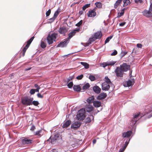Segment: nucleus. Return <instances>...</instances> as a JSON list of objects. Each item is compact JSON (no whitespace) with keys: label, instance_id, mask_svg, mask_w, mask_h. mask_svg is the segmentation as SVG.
Wrapping results in <instances>:
<instances>
[{"label":"nucleus","instance_id":"7","mask_svg":"<svg viewBox=\"0 0 152 152\" xmlns=\"http://www.w3.org/2000/svg\"><path fill=\"white\" fill-rule=\"evenodd\" d=\"M120 68L124 72H126L129 69L130 66L126 63H124L120 66Z\"/></svg>","mask_w":152,"mask_h":152},{"label":"nucleus","instance_id":"22","mask_svg":"<svg viewBox=\"0 0 152 152\" xmlns=\"http://www.w3.org/2000/svg\"><path fill=\"white\" fill-rule=\"evenodd\" d=\"M71 123V121L70 120H68L63 124L62 127L63 128H66L69 126Z\"/></svg>","mask_w":152,"mask_h":152},{"label":"nucleus","instance_id":"48","mask_svg":"<svg viewBox=\"0 0 152 152\" xmlns=\"http://www.w3.org/2000/svg\"><path fill=\"white\" fill-rule=\"evenodd\" d=\"M151 12L150 10L149 11L147 17H152V13H151Z\"/></svg>","mask_w":152,"mask_h":152},{"label":"nucleus","instance_id":"17","mask_svg":"<svg viewBox=\"0 0 152 152\" xmlns=\"http://www.w3.org/2000/svg\"><path fill=\"white\" fill-rule=\"evenodd\" d=\"M102 36V34L101 31H98L95 33L94 35V37L96 39H100Z\"/></svg>","mask_w":152,"mask_h":152},{"label":"nucleus","instance_id":"61","mask_svg":"<svg viewBox=\"0 0 152 152\" xmlns=\"http://www.w3.org/2000/svg\"><path fill=\"white\" fill-rule=\"evenodd\" d=\"M137 46L139 48H141L142 47V45L140 43L137 44Z\"/></svg>","mask_w":152,"mask_h":152},{"label":"nucleus","instance_id":"33","mask_svg":"<svg viewBox=\"0 0 152 152\" xmlns=\"http://www.w3.org/2000/svg\"><path fill=\"white\" fill-rule=\"evenodd\" d=\"M34 37H31L27 41V44L26 45H28V46H29L31 43V42L33 40V39H34Z\"/></svg>","mask_w":152,"mask_h":152},{"label":"nucleus","instance_id":"27","mask_svg":"<svg viewBox=\"0 0 152 152\" xmlns=\"http://www.w3.org/2000/svg\"><path fill=\"white\" fill-rule=\"evenodd\" d=\"M47 39L48 43L49 45L52 44L53 43V41L54 40L50 37L48 36Z\"/></svg>","mask_w":152,"mask_h":152},{"label":"nucleus","instance_id":"50","mask_svg":"<svg viewBox=\"0 0 152 152\" xmlns=\"http://www.w3.org/2000/svg\"><path fill=\"white\" fill-rule=\"evenodd\" d=\"M83 23L82 20H80L79 22H78L76 24V26H81Z\"/></svg>","mask_w":152,"mask_h":152},{"label":"nucleus","instance_id":"3","mask_svg":"<svg viewBox=\"0 0 152 152\" xmlns=\"http://www.w3.org/2000/svg\"><path fill=\"white\" fill-rule=\"evenodd\" d=\"M140 116V113H138L134 115L133 118L130 122V125L132 126H134L137 121L138 118Z\"/></svg>","mask_w":152,"mask_h":152},{"label":"nucleus","instance_id":"45","mask_svg":"<svg viewBox=\"0 0 152 152\" xmlns=\"http://www.w3.org/2000/svg\"><path fill=\"white\" fill-rule=\"evenodd\" d=\"M67 84V86L68 88H72L73 85V83L72 82H69Z\"/></svg>","mask_w":152,"mask_h":152},{"label":"nucleus","instance_id":"55","mask_svg":"<svg viewBox=\"0 0 152 152\" xmlns=\"http://www.w3.org/2000/svg\"><path fill=\"white\" fill-rule=\"evenodd\" d=\"M72 77H69L68 78H67L66 81V83H69L71 80H72Z\"/></svg>","mask_w":152,"mask_h":152},{"label":"nucleus","instance_id":"19","mask_svg":"<svg viewBox=\"0 0 152 152\" xmlns=\"http://www.w3.org/2000/svg\"><path fill=\"white\" fill-rule=\"evenodd\" d=\"M58 31L60 34H63L64 35H65L67 30L65 28L62 27L60 28Z\"/></svg>","mask_w":152,"mask_h":152},{"label":"nucleus","instance_id":"23","mask_svg":"<svg viewBox=\"0 0 152 152\" xmlns=\"http://www.w3.org/2000/svg\"><path fill=\"white\" fill-rule=\"evenodd\" d=\"M147 107V109L148 110V111H146V112H147V113H150L152 111V104L151 105H150L149 106H148ZM152 116V113L150 114L149 116H148V118H149L151 117Z\"/></svg>","mask_w":152,"mask_h":152},{"label":"nucleus","instance_id":"28","mask_svg":"<svg viewBox=\"0 0 152 152\" xmlns=\"http://www.w3.org/2000/svg\"><path fill=\"white\" fill-rule=\"evenodd\" d=\"M59 135L57 134H55L54 136V137L52 139H51V142L52 143L54 141H56L57 138L59 137Z\"/></svg>","mask_w":152,"mask_h":152},{"label":"nucleus","instance_id":"60","mask_svg":"<svg viewBox=\"0 0 152 152\" xmlns=\"http://www.w3.org/2000/svg\"><path fill=\"white\" fill-rule=\"evenodd\" d=\"M56 18H54V17H53V18H50L49 20H51V22L50 23H52L53 22L55 19Z\"/></svg>","mask_w":152,"mask_h":152},{"label":"nucleus","instance_id":"58","mask_svg":"<svg viewBox=\"0 0 152 152\" xmlns=\"http://www.w3.org/2000/svg\"><path fill=\"white\" fill-rule=\"evenodd\" d=\"M149 10L151 11H152V2L151 1L150 5L149 8Z\"/></svg>","mask_w":152,"mask_h":152},{"label":"nucleus","instance_id":"21","mask_svg":"<svg viewBox=\"0 0 152 152\" xmlns=\"http://www.w3.org/2000/svg\"><path fill=\"white\" fill-rule=\"evenodd\" d=\"M76 32L75 31V30H74L73 31L71 32L68 34V37L66 38V39L68 40V41H69V42L71 38L74 36Z\"/></svg>","mask_w":152,"mask_h":152},{"label":"nucleus","instance_id":"63","mask_svg":"<svg viewBox=\"0 0 152 152\" xmlns=\"http://www.w3.org/2000/svg\"><path fill=\"white\" fill-rule=\"evenodd\" d=\"M125 149L123 147H122V148H121L118 152H123Z\"/></svg>","mask_w":152,"mask_h":152},{"label":"nucleus","instance_id":"18","mask_svg":"<svg viewBox=\"0 0 152 152\" xmlns=\"http://www.w3.org/2000/svg\"><path fill=\"white\" fill-rule=\"evenodd\" d=\"M93 89L94 91L97 94H99L101 91V88L98 86L96 85L93 86Z\"/></svg>","mask_w":152,"mask_h":152},{"label":"nucleus","instance_id":"64","mask_svg":"<svg viewBox=\"0 0 152 152\" xmlns=\"http://www.w3.org/2000/svg\"><path fill=\"white\" fill-rule=\"evenodd\" d=\"M40 88V87H38V88H36V89H34L35 92H39V90Z\"/></svg>","mask_w":152,"mask_h":152},{"label":"nucleus","instance_id":"62","mask_svg":"<svg viewBox=\"0 0 152 152\" xmlns=\"http://www.w3.org/2000/svg\"><path fill=\"white\" fill-rule=\"evenodd\" d=\"M126 23L125 22H123L122 23H121L119 24V26H124L125 24Z\"/></svg>","mask_w":152,"mask_h":152},{"label":"nucleus","instance_id":"5","mask_svg":"<svg viewBox=\"0 0 152 152\" xmlns=\"http://www.w3.org/2000/svg\"><path fill=\"white\" fill-rule=\"evenodd\" d=\"M95 8L93 10H90L87 13L88 16L89 17L93 18L95 17L96 15V13L95 12Z\"/></svg>","mask_w":152,"mask_h":152},{"label":"nucleus","instance_id":"34","mask_svg":"<svg viewBox=\"0 0 152 152\" xmlns=\"http://www.w3.org/2000/svg\"><path fill=\"white\" fill-rule=\"evenodd\" d=\"M105 81L106 82V83L107 84H109L111 83V82L110 79L108 78L107 76L105 77L104 78Z\"/></svg>","mask_w":152,"mask_h":152},{"label":"nucleus","instance_id":"53","mask_svg":"<svg viewBox=\"0 0 152 152\" xmlns=\"http://www.w3.org/2000/svg\"><path fill=\"white\" fill-rule=\"evenodd\" d=\"M117 54V51L116 50H114V51L112 52L111 55L112 56H115Z\"/></svg>","mask_w":152,"mask_h":152},{"label":"nucleus","instance_id":"13","mask_svg":"<svg viewBox=\"0 0 152 152\" xmlns=\"http://www.w3.org/2000/svg\"><path fill=\"white\" fill-rule=\"evenodd\" d=\"M110 87V85L106 83H103L102 84V88L103 91H108Z\"/></svg>","mask_w":152,"mask_h":152},{"label":"nucleus","instance_id":"29","mask_svg":"<svg viewBox=\"0 0 152 152\" xmlns=\"http://www.w3.org/2000/svg\"><path fill=\"white\" fill-rule=\"evenodd\" d=\"M80 63L81 65H83L84 67V68L86 69H88L89 68V65L86 62H80Z\"/></svg>","mask_w":152,"mask_h":152},{"label":"nucleus","instance_id":"46","mask_svg":"<svg viewBox=\"0 0 152 152\" xmlns=\"http://www.w3.org/2000/svg\"><path fill=\"white\" fill-rule=\"evenodd\" d=\"M148 11H149L147 10H145L143 12H142V13L144 16L147 17Z\"/></svg>","mask_w":152,"mask_h":152},{"label":"nucleus","instance_id":"39","mask_svg":"<svg viewBox=\"0 0 152 152\" xmlns=\"http://www.w3.org/2000/svg\"><path fill=\"white\" fill-rule=\"evenodd\" d=\"M31 105L33 104L35 106H37L39 104L38 101L35 100H33V101L31 102Z\"/></svg>","mask_w":152,"mask_h":152},{"label":"nucleus","instance_id":"4","mask_svg":"<svg viewBox=\"0 0 152 152\" xmlns=\"http://www.w3.org/2000/svg\"><path fill=\"white\" fill-rule=\"evenodd\" d=\"M115 72L117 77H123L124 72L120 67H117L115 71Z\"/></svg>","mask_w":152,"mask_h":152},{"label":"nucleus","instance_id":"26","mask_svg":"<svg viewBox=\"0 0 152 152\" xmlns=\"http://www.w3.org/2000/svg\"><path fill=\"white\" fill-rule=\"evenodd\" d=\"M57 34V33H53L51 35L50 34L48 35V36L51 37V38L54 40V41H55V39L56 38Z\"/></svg>","mask_w":152,"mask_h":152},{"label":"nucleus","instance_id":"8","mask_svg":"<svg viewBox=\"0 0 152 152\" xmlns=\"http://www.w3.org/2000/svg\"><path fill=\"white\" fill-rule=\"evenodd\" d=\"M81 123L79 121H75L73 123L71 126V128L76 130L79 128L81 125Z\"/></svg>","mask_w":152,"mask_h":152},{"label":"nucleus","instance_id":"57","mask_svg":"<svg viewBox=\"0 0 152 152\" xmlns=\"http://www.w3.org/2000/svg\"><path fill=\"white\" fill-rule=\"evenodd\" d=\"M35 129V127L34 125H32L31 127V128L30 129L31 131H33L34 129Z\"/></svg>","mask_w":152,"mask_h":152},{"label":"nucleus","instance_id":"51","mask_svg":"<svg viewBox=\"0 0 152 152\" xmlns=\"http://www.w3.org/2000/svg\"><path fill=\"white\" fill-rule=\"evenodd\" d=\"M29 93L31 95H33V94H34L35 93L34 89H33V88L31 89L29 91Z\"/></svg>","mask_w":152,"mask_h":152},{"label":"nucleus","instance_id":"10","mask_svg":"<svg viewBox=\"0 0 152 152\" xmlns=\"http://www.w3.org/2000/svg\"><path fill=\"white\" fill-rule=\"evenodd\" d=\"M22 140V143L24 145L25 144H29L33 142V141L32 140L29 139L26 137H23Z\"/></svg>","mask_w":152,"mask_h":152},{"label":"nucleus","instance_id":"15","mask_svg":"<svg viewBox=\"0 0 152 152\" xmlns=\"http://www.w3.org/2000/svg\"><path fill=\"white\" fill-rule=\"evenodd\" d=\"M84 110H85V112L86 111L88 112L89 113L93 110V107L92 106L88 104L86 105Z\"/></svg>","mask_w":152,"mask_h":152},{"label":"nucleus","instance_id":"42","mask_svg":"<svg viewBox=\"0 0 152 152\" xmlns=\"http://www.w3.org/2000/svg\"><path fill=\"white\" fill-rule=\"evenodd\" d=\"M90 4H86L82 8L83 10L84 11L85 10L86 8L89 7L90 6Z\"/></svg>","mask_w":152,"mask_h":152},{"label":"nucleus","instance_id":"2","mask_svg":"<svg viewBox=\"0 0 152 152\" xmlns=\"http://www.w3.org/2000/svg\"><path fill=\"white\" fill-rule=\"evenodd\" d=\"M85 110L83 108L80 109L76 115L77 119L79 121H83L85 118Z\"/></svg>","mask_w":152,"mask_h":152},{"label":"nucleus","instance_id":"36","mask_svg":"<svg viewBox=\"0 0 152 152\" xmlns=\"http://www.w3.org/2000/svg\"><path fill=\"white\" fill-rule=\"evenodd\" d=\"M95 4L96 7L99 8H101L102 7V3L100 2H97Z\"/></svg>","mask_w":152,"mask_h":152},{"label":"nucleus","instance_id":"16","mask_svg":"<svg viewBox=\"0 0 152 152\" xmlns=\"http://www.w3.org/2000/svg\"><path fill=\"white\" fill-rule=\"evenodd\" d=\"M94 117L92 115H88V116L86 118L85 120L86 123H90L91 120H94Z\"/></svg>","mask_w":152,"mask_h":152},{"label":"nucleus","instance_id":"59","mask_svg":"<svg viewBox=\"0 0 152 152\" xmlns=\"http://www.w3.org/2000/svg\"><path fill=\"white\" fill-rule=\"evenodd\" d=\"M134 1L135 3H138L139 2L140 3H141L142 2V0H134Z\"/></svg>","mask_w":152,"mask_h":152},{"label":"nucleus","instance_id":"49","mask_svg":"<svg viewBox=\"0 0 152 152\" xmlns=\"http://www.w3.org/2000/svg\"><path fill=\"white\" fill-rule=\"evenodd\" d=\"M83 77V74H81L80 75L77 76L76 77V78L77 80H81V79Z\"/></svg>","mask_w":152,"mask_h":152},{"label":"nucleus","instance_id":"35","mask_svg":"<svg viewBox=\"0 0 152 152\" xmlns=\"http://www.w3.org/2000/svg\"><path fill=\"white\" fill-rule=\"evenodd\" d=\"M121 1V0H118L114 4V8H116Z\"/></svg>","mask_w":152,"mask_h":152},{"label":"nucleus","instance_id":"25","mask_svg":"<svg viewBox=\"0 0 152 152\" xmlns=\"http://www.w3.org/2000/svg\"><path fill=\"white\" fill-rule=\"evenodd\" d=\"M73 89L75 91L77 92L80 91L81 89L80 86L79 85H74L73 87Z\"/></svg>","mask_w":152,"mask_h":152},{"label":"nucleus","instance_id":"9","mask_svg":"<svg viewBox=\"0 0 152 152\" xmlns=\"http://www.w3.org/2000/svg\"><path fill=\"white\" fill-rule=\"evenodd\" d=\"M134 83V78L132 79L128 80L126 82V83L124 85L125 87H129L132 86Z\"/></svg>","mask_w":152,"mask_h":152},{"label":"nucleus","instance_id":"44","mask_svg":"<svg viewBox=\"0 0 152 152\" xmlns=\"http://www.w3.org/2000/svg\"><path fill=\"white\" fill-rule=\"evenodd\" d=\"M123 10H121V12L118 13V16L117 17V18H119L124 15V12L123 11Z\"/></svg>","mask_w":152,"mask_h":152},{"label":"nucleus","instance_id":"43","mask_svg":"<svg viewBox=\"0 0 152 152\" xmlns=\"http://www.w3.org/2000/svg\"><path fill=\"white\" fill-rule=\"evenodd\" d=\"M127 53V52L123 51H122L120 55L121 58H122L124 57Z\"/></svg>","mask_w":152,"mask_h":152},{"label":"nucleus","instance_id":"31","mask_svg":"<svg viewBox=\"0 0 152 152\" xmlns=\"http://www.w3.org/2000/svg\"><path fill=\"white\" fill-rule=\"evenodd\" d=\"M96 39L94 37L90 38L88 41V45L91 44L92 42L96 40Z\"/></svg>","mask_w":152,"mask_h":152},{"label":"nucleus","instance_id":"12","mask_svg":"<svg viewBox=\"0 0 152 152\" xmlns=\"http://www.w3.org/2000/svg\"><path fill=\"white\" fill-rule=\"evenodd\" d=\"M115 62L113 61L111 62H103V63H101L100 64V66H101L103 67L104 68L106 66H109V65H114Z\"/></svg>","mask_w":152,"mask_h":152},{"label":"nucleus","instance_id":"32","mask_svg":"<svg viewBox=\"0 0 152 152\" xmlns=\"http://www.w3.org/2000/svg\"><path fill=\"white\" fill-rule=\"evenodd\" d=\"M90 86L89 84L88 83H87L85 84L82 87L83 89L86 90L88 89Z\"/></svg>","mask_w":152,"mask_h":152},{"label":"nucleus","instance_id":"11","mask_svg":"<svg viewBox=\"0 0 152 152\" xmlns=\"http://www.w3.org/2000/svg\"><path fill=\"white\" fill-rule=\"evenodd\" d=\"M132 133V132L130 130L127 131L126 132H124L122 134V137L124 138H128L131 136Z\"/></svg>","mask_w":152,"mask_h":152},{"label":"nucleus","instance_id":"1","mask_svg":"<svg viewBox=\"0 0 152 152\" xmlns=\"http://www.w3.org/2000/svg\"><path fill=\"white\" fill-rule=\"evenodd\" d=\"M34 99L33 97H31L28 96H26L21 99V102L24 105H31V102L33 101Z\"/></svg>","mask_w":152,"mask_h":152},{"label":"nucleus","instance_id":"38","mask_svg":"<svg viewBox=\"0 0 152 152\" xmlns=\"http://www.w3.org/2000/svg\"><path fill=\"white\" fill-rule=\"evenodd\" d=\"M130 139H128L126 142H125V144L124 146H122V147L126 149L127 145H128L129 142L130 140Z\"/></svg>","mask_w":152,"mask_h":152},{"label":"nucleus","instance_id":"52","mask_svg":"<svg viewBox=\"0 0 152 152\" xmlns=\"http://www.w3.org/2000/svg\"><path fill=\"white\" fill-rule=\"evenodd\" d=\"M37 96L38 98H42L43 97V95H41L40 93H38Z\"/></svg>","mask_w":152,"mask_h":152},{"label":"nucleus","instance_id":"37","mask_svg":"<svg viewBox=\"0 0 152 152\" xmlns=\"http://www.w3.org/2000/svg\"><path fill=\"white\" fill-rule=\"evenodd\" d=\"M113 35H111L108 37L105 41V43H107L109 42L110 40L113 38Z\"/></svg>","mask_w":152,"mask_h":152},{"label":"nucleus","instance_id":"56","mask_svg":"<svg viewBox=\"0 0 152 152\" xmlns=\"http://www.w3.org/2000/svg\"><path fill=\"white\" fill-rule=\"evenodd\" d=\"M29 46H28V45H26V46L23 49V51H26L27 48L29 47Z\"/></svg>","mask_w":152,"mask_h":152},{"label":"nucleus","instance_id":"54","mask_svg":"<svg viewBox=\"0 0 152 152\" xmlns=\"http://www.w3.org/2000/svg\"><path fill=\"white\" fill-rule=\"evenodd\" d=\"M51 12V10L49 9L48 11L46 12V16H48L49 15Z\"/></svg>","mask_w":152,"mask_h":152},{"label":"nucleus","instance_id":"6","mask_svg":"<svg viewBox=\"0 0 152 152\" xmlns=\"http://www.w3.org/2000/svg\"><path fill=\"white\" fill-rule=\"evenodd\" d=\"M69 41H68L66 39L64 40V41H62L60 42V43L58 45L56 46L57 48L58 47H61L63 48L66 47L68 44L69 43Z\"/></svg>","mask_w":152,"mask_h":152},{"label":"nucleus","instance_id":"40","mask_svg":"<svg viewBox=\"0 0 152 152\" xmlns=\"http://www.w3.org/2000/svg\"><path fill=\"white\" fill-rule=\"evenodd\" d=\"M88 78L91 81H94L96 80L95 77L93 75H90L88 77Z\"/></svg>","mask_w":152,"mask_h":152},{"label":"nucleus","instance_id":"30","mask_svg":"<svg viewBox=\"0 0 152 152\" xmlns=\"http://www.w3.org/2000/svg\"><path fill=\"white\" fill-rule=\"evenodd\" d=\"M124 4L123 6L124 7H126L130 3V1L129 0H124L123 1Z\"/></svg>","mask_w":152,"mask_h":152},{"label":"nucleus","instance_id":"24","mask_svg":"<svg viewBox=\"0 0 152 152\" xmlns=\"http://www.w3.org/2000/svg\"><path fill=\"white\" fill-rule=\"evenodd\" d=\"M94 96H92L91 97H88L87 100V101L88 103L90 104L92 103V102L93 103V102L94 101Z\"/></svg>","mask_w":152,"mask_h":152},{"label":"nucleus","instance_id":"47","mask_svg":"<svg viewBox=\"0 0 152 152\" xmlns=\"http://www.w3.org/2000/svg\"><path fill=\"white\" fill-rule=\"evenodd\" d=\"M59 13V11L58 10H56L54 14L53 17L56 18L57 17Z\"/></svg>","mask_w":152,"mask_h":152},{"label":"nucleus","instance_id":"20","mask_svg":"<svg viewBox=\"0 0 152 152\" xmlns=\"http://www.w3.org/2000/svg\"><path fill=\"white\" fill-rule=\"evenodd\" d=\"M93 105L96 107H99L101 106L102 103L100 101L95 100L93 102Z\"/></svg>","mask_w":152,"mask_h":152},{"label":"nucleus","instance_id":"41","mask_svg":"<svg viewBox=\"0 0 152 152\" xmlns=\"http://www.w3.org/2000/svg\"><path fill=\"white\" fill-rule=\"evenodd\" d=\"M40 46L42 48H45L46 47V44L43 41H41V42Z\"/></svg>","mask_w":152,"mask_h":152},{"label":"nucleus","instance_id":"14","mask_svg":"<svg viewBox=\"0 0 152 152\" xmlns=\"http://www.w3.org/2000/svg\"><path fill=\"white\" fill-rule=\"evenodd\" d=\"M106 93H102L99 94L96 97V99L98 100H102L104 99L107 96Z\"/></svg>","mask_w":152,"mask_h":152}]
</instances>
